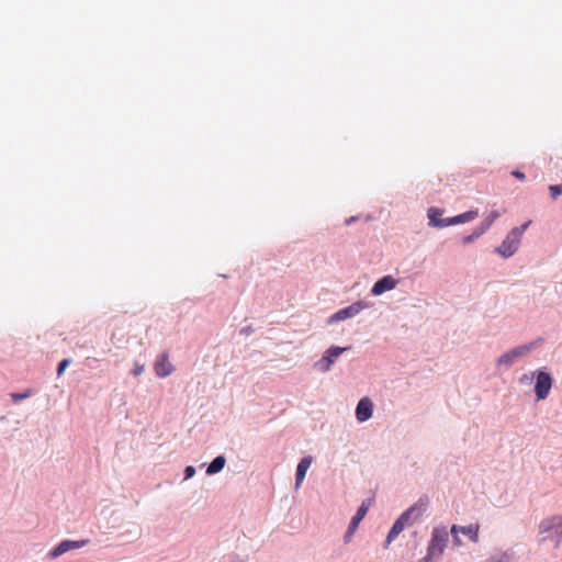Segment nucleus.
<instances>
[{
	"mask_svg": "<svg viewBox=\"0 0 562 562\" xmlns=\"http://www.w3.org/2000/svg\"><path fill=\"white\" fill-rule=\"evenodd\" d=\"M530 223H531V221H528L525 224H522L521 226L513 228L507 234V236L503 240L502 245L496 248V251L504 258H508V257L513 256L517 251V249L520 245L522 235H524L525 231L529 227Z\"/></svg>",
	"mask_w": 562,
	"mask_h": 562,
	"instance_id": "1",
	"label": "nucleus"
},
{
	"mask_svg": "<svg viewBox=\"0 0 562 562\" xmlns=\"http://www.w3.org/2000/svg\"><path fill=\"white\" fill-rule=\"evenodd\" d=\"M449 540V533L445 526L436 527L431 533V540L428 547L427 558L423 562H428L432 557L442 555Z\"/></svg>",
	"mask_w": 562,
	"mask_h": 562,
	"instance_id": "2",
	"label": "nucleus"
},
{
	"mask_svg": "<svg viewBox=\"0 0 562 562\" xmlns=\"http://www.w3.org/2000/svg\"><path fill=\"white\" fill-rule=\"evenodd\" d=\"M533 346H535V344L531 342V344H528V345H522V346L516 347V348H514V349L503 353L497 359V366L498 367L505 366L507 368L510 367L515 362V360L526 356L531 350V348Z\"/></svg>",
	"mask_w": 562,
	"mask_h": 562,
	"instance_id": "3",
	"label": "nucleus"
},
{
	"mask_svg": "<svg viewBox=\"0 0 562 562\" xmlns=\"http://www.w3.org/2000/svg\"><path fill=\"white\" fill-rule=\"evenodd\" d=\"M414 512L415 507H409L396 519L386 537V546H389L409 524L411 516Z\"/></svg>",
	"mask_w": 562,
	"mask_h": 562,
	"instance_id": "4",
	"label": "nucleus"
},
{
	"mask_svg": "<svg viewBox=\"0 0 562 562\" xmlns=\"http://www.w3.org/2000/svg\"><path fill=\"white\" fill-rule=\"evenodd\" d=\"M541 533L550 532L557 538V543L562 539V516H554L541 521L539 526Z\"/></svg>",
	"mask_w": 562,
	"mask_h": 562,
	"instance_id": "5",
	"label": "nucleus"
},
{
	"mask_svg": "<svg viewBox=\"0 0 562 562\" xmlns=\"http://www.w3.org/2000/svg\"><path fill=\"white\" fill-rule=\"evenodd\" d=\"M552 386V379L547 372H539L537 375L535 391L538 400H544Z\"/></svg>",
	"mask_w": 562,
	"mask_h": 562,
	"instance_id": "6",
	"label": "nucleus"
},
{
	"mask_svg": "<svg viewBox=\"0 0 562 562\" xmlns=\"http://www.w3.org/2000/svg\"><path fill=\"white\" fill-rule=\"evenodd\" d=\"M366 307L364 303L356 302L345 308L337 311L330 317V322H340L358 315Z\"/></svg>",
	"mask_w": 562,
	"mask_h": 562,
	"instance_id": "7",
	"label": "nucleus"
},
{
	"mask_svg": "<svg viewBox=\"0 0 562 562\" xmlns=\"http://www.w3.org/2000/svg\"><path fill=\"white\" fill-rule=\"evenodd\" d=\"M154 370L159 378H166L175 371L173 364L169 361L168 353L164 352L157 358Z\"/></svg>",
	"mask_w": 562,
	"mask_h": 562,
	"instance_id": "8",
	"label": "nucleus"
},
{
	"mask_svg": "<svg viewBox=\"0 0 562 562\" xmlns=\"http://www.w3.org/2000/svg\"><path fill=\"white\" fill-rule=\"evenodd\" d=\"M87 543H88V540H81V541L64 540L54 550H52L49 552V557L52 559H56L59 555L66 553L67 551L72 550V549L82 548Z\"/></svg>",
	"mask_w": 562,
	"mask_h": 562,
	"instance_id": "9",
	"label": "nucleus"
},
{
	"mask_svg": "<svg viewBox=\"0 0 562 562\" xmlns=\"http://www.w3.org/2000/svg\"><path fill=\"white\" fill-rule=\"evenodd\" d=\"M373 404L369 397L361 398L356 407V417L363 423L372 417Z\"/></svg>",
	"mask_w": 562,
	"mask_h": 562,
	"instance_id": "10",
	"label": "nucleus"
},
{
	"mask_svg": "<svg viewBox=\"0 0 562 562\" xmlns=\"http://www.w3.org/2000/svg\"><path fill=\"white\" fill-rule=\"evenodd\" d=\"M397 281L392 276H385L374 283L371 289L373 295H381L386 291L395 289Z\"/></svg>",
	"mask_w": 562,
	"mask_h": 562,
	"instance_id": "11",
	"label": "nucleus"
},
{
	"mask_svg": "<svg viewBox=\"0 0 562 562\" xmlns=\"http://www.w3.org/2000/svg\"><path fill=\"white\" fill-rule=\"evenodd\" d=\"M443 211L437 207H430L428 210L429 224L436 227H447V218H442Z\"/></svg>",
	"mask_w": 562,
	"mask_h": 562,
	"instance_id": "12",
	"label": "nucleus"
},
{
	"mask_svg": "<svg viewBox=\"0 0 562 562\" xmlns=\"http://www.w3.org/2000/svg\"><path fill=\"white\" fill-rule=\"evenodd\" d=\"M312 463V458L311 457H306V458H303L300 463L297 464V469H296V480H295V486L296 488L301 485V483L303 482L304 477H305V474L310 468Z\"/></svg>",
	"mask_w": 562,
	"mask_h": 562,
	"instance_id": "13",
	"label": "nucleus"
},
{
	"mask_svg": "<svg viewBox=\"0 0 562 562\" xmlns=\"http://www.w3.org/2000/svg\"><path fill=\"white\" fill-rule=\"evenodd\" d=\"M477 215L479 214L476 211H468L460 215L447 218V224H449V226H450V225H457V224L470 222V221H473L474 218H476Z\"/></svg>",
	"mask_w": 562,
	"mask_h": 562,
	"instance_id": "14",
	"label": "nucleus"
},
{
	"mask_svg": "<svg viewBox=\"0 0 562 562\" xmlns=\"http://www.w3.org/2000/svg\"><path fill=\"white\" fill-rule=\"evenodd\" d=\"M479 524H470L469 526H459V533H463L470 538L474 543L479 542Z\"/></svg>",
	"mask_w": 562,
	"mask_h": 562,
	"instance_id": "15",
	"label": "nucleus"
},
{
	"mask_svg": "<svg viewBox=\"0 0 562 562\" xmlns=\"http://www.w3.org/2000/svg\"><path fill=\"white\" fill-rule=\"evenodd\" d=\"M226 463V460L223 456H218L216 457L207 467L206 469V473L209 475H212V474H215V473H218L220 471L223 470L224 465Z\"/></svg>",
	"mask_w": 562,
	"mask_h": 562,
	"instance_id": "16",
	"label": "nucleus"
},
{
	"mask_svg": "<svg viewBox=\"0 0 562 562\" xmlns=\"http://www.w3.org/2000/svg\"><path fill=\"white\" fill-rule=\"evenodd\" d=\"M371 499L363 501L361 506L358 508L357 514L352 518L360 522L366 517L371 506Z\"/></svg>",
	"mask_w": 562,
	"mask_h": 562,
	"instance_id": "17",
	"label": "nucleus"
},
{
	"mask_svg": "<svg viewBox=\"0 0 562 562\" xmlns=\"http://www.w3.org/2000/svg\"><path fill=\"white\" fill-rule=\"evenodd\" d=\"M498 216L499 213L497 211L491 212V214L487 215L480 225L482 231L486 232Z\"/></svg>",
	"mask_w": 562,
	"mask_h": 562,
	"instance_id": "18",
	"label": "nucleus"
},
{
	"mask_svg": "<svg viewBox=\"0 0 562 562\" xmlns=\"http://www.w3.org/2000/svg\"><path fill=\"white\" fill-rule=\"evenodd\" d=\"M484 233H485V232H484V231H482V228H481V227H479V228L474 229L472 234H470V235H468V236H464V237H463V239H462V243H463L464 245L470 244V243L474 241L475 239H477V238H479L481 235H483Z\"/></svg>",
	"mask_w": 562,
	"mask_h": 562,
	"instance_id": "19",
	"label": "nucleus"
},
{
	"mask_svg": "<svg viewBox=\"0 0 562 562\" xmlns=\"http://www.w3.org/2000/svg\"><path fill=\"white\" fill-rule=\"evenodd\" d=\"M333 363L334 359L327 353H325L319 361V366L323 371H328Z\"/></svg>",
	"mask_w": 562,
	"mask_h": 562,
	"instance_id": "20",
	"label": "nucleus"
},
{
	"mask_svg": "<svg viewBox=\"0 0 562 562\" xmlns=\"http://www.w3.org/2000/svg\"><path fill=\"white\" fill-rule=\"evenodd\" d=\"M32 395V390H26L22 393H11L10 396L14 403L25 400Z\"/></svg>",
	"mask_w": 562,
	"mask_h": 562,
	"instance_id": "21",
	"label": "nucleus"
},
{
	"mask_svg": "<svg viewBox=\"0 0 562 562\" xmlns=\"http://www.w3.org/2000/svg\"><path fill=\"white\" fill-rule=\"evenodd\" d=\"M346 350V348H341V347H330L326 353L329 355L333 359L339 357L344 351Z\"/></svg>",
	"mask_w": 562,
	"mask_h": 562,
	"instance_id": "22",
	"label": "nucleus"
},
{
	"mask_svg": "<svg viewBox=\"0 0 562 562\" xmlns=\"http://www.w3.org/2000/svg\"><path fill=\"white\" fill-rule=\"evenodd\" d=\"M451 535H452L454 544L456 546H460L462 542H461V539L459 537V526L458 525H452V527H451Z\"/></svg>",
	"mask_w": 562,
	"mask_h": 562,
	"instance_id": "23",
	"label": "nucleus"
},
{
	"mask_svg": "<svg viewBox=\"0 0 562 562\" xmlns=\"http://www.w3.org/2000/svg\"><path fill=\"white\" fill-rule=\"evenodd\" d=\"M552 199H557L562 193V187L559 184H552L549 187Z\"/></svg>",
	"mask_w": 562,
	"mask_h": 562,
	"instance_id": "24",
	"label": "nucleus"
},
{
	"mask_svg": "<svg viewBox=\"0 0 562 562\" xmlns=\"http://www.w3.org/2000/svg\"><path fill=\"white\" fill-rule=\"evenodd\" d=\"M70 363V359H64L59 362L58 364V368H57V374L58 375H61L63 372L65 371V369L69 366Z\"/></svg>",
	"mask_w": 562,
	"mask_h": 562,
	"instance_id": "25",
	"label": "nucleus"
},
{
	"mask_svg": "<svg viewBox=\"0 0 562 562\" xmlns=\"http://www.w3.org/2000/svg\"><path fill=\"white\" fill-rule=\"evenodd\" d=\"M144 370H145L144 364H140V363H138V362H135V363H134V368H133L132 373H133L135 376H138V375L143 374Z\"/></svg>",
	"mask_w": 562,
	"mask_h": 562,
	"instance_id": "26",
	"label": "nucleus"
},
{
	"mask_svg": "<svg viewBox=\"0 0 562 562\" xmlns=\"http://www.w3.org/2000/svg\"><path fill=\"white\" fill-rule=\"evenodd\" d=\"M356 530H357L356 528H352V527H350V526L348 527V530H347V532H346V535H345V541H346V542H349V541H350V539H351V537L353 536V533L356 532Z\"/></svg>",
	"mask_w": 562,
	"mask_h": 562,
	"instance_id": "27",
	"label": "nucleus"
},
{
	"mask_svg": "<svg viewBox=\"0 0 562 562\" xmlns=\"http://www.w3.org/2000/svg\"><path fill=\"white\" fill-rule=\"evenodd\" d=\"M184 473H186V479H191L195 473V469L192 465H189L186 468Z\"/></svg>",
	"mask_w": 562,
	"mask_h": 562,
	"instance_id": "28",
	"label": "nucleus"
},
{
	"mask_svg": "<svg viewBox=\"0 0 562 562\" xmlns=\"http://www.w3.org/2000/svg\"><path fill=\"white\" fill-rule=\"evenodd\" d=\"M512 175L521 181L526 178L525 173L518 170H514Z\"/></svg>",
	"mask_w": 562,
	"mask_h": 562,
	"instance_id": "29",
	"label": "nucleus"
},
{
	"mask_svg": "<svg viewBox=\"0 0 562 562\" xmlns=\"http://www.w3.org/2000/svg\"><path fill=\"white\" fill-rule=\"evenodd\" d=\"M359 524H360L359 521H357V520H355V519L352 518V519H351V521H350V525H349V526H350V527H352V528H356V529H357V528H358V526H359Z\"/></svg>",
	"mask_w": 562,
	"mask_h": 562,
	"instance_id": "30",
	"label": "nucleus"
},
{
	"mask_svg": "<svg viewBox=\"0 0 562 562\" xmlns=\"http://www.w3.org/2000/svg\"><path fill=\"white\" fill-rule=\"evenodd\" d=\"M530 379L528 375H522L521 379H520V382L521 383H525V382H528Z\"/></svg>",
	"mask_w": 562,
	"mask_h": 562,
	"instance_id": "31",
	"label": "nucleus"
},
{
	"mask_svg": "<svg viewBox=\"0 0 562 562\" xmlns=\"http://www.w3.org/2000/svg\"><path fill=\"white\" fill-rule=\"evenodd\" d=\"M353 221H355V218H353V217H351V218H349V220H347V221H346V224H347V225H349V224H350L351 222H353Z\"/></svg>",
	"mask_w": 562,
	"mask_h": 562,
	"instance_id": "32",
	"label": "nucleus"
}]
</instances>
